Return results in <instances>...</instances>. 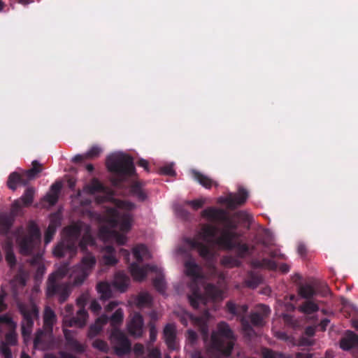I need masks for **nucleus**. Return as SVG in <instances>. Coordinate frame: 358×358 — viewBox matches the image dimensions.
<instances>
[{"label": "nucleus", "instance_id": "1", "mask_svg": "<svg viewBox=\"0 0 358 358\" xmlns=\"http://www.w3.org/2000/svg\"><path fill=\"white\" fill-rule=\"evenodd\" d=\"M95 243L90 227L81 222H74L63 229V238L54 248V255L61 258L68 255L73 257L78 248L86 254L80 262L73 267L71 273L74 285L83 284L94 267L96 258L87 252V246H94Z\"/></svg>", "mask_w": 358, "mask_h": 358}, {"label": "nucleus", "instance_id": "2", "mask_svg": "<svg viewBox=\"0 0 358 358\" xmlns=\"http://www.w3.org/2000/svg\"><path fill=\"white\" fill-rule=\"evenodd\" d=\"M99 219L106 224V226L101 227V232L112 235L120 245L126 243L127 238L124 234L131 229L133 221L131 213L127 212L120 214L116 208H109L103 216L99 215Z\"/></svg>", "mask_w": 358, "mask_h": 358}, {"label": "nucleus", "instance_id": "3", "mask_svg": "<svg viewBox=\"0 0 358 358\" xmlns=\"http://www.w3.org/2000/svg\"><path fill=\"white\" fill-rule=\"evenodd\" d=\"M68 273L69 265L64 264L48 276L45 289V294L48 299L57 296L59 302L61 303L67 300L71 289L69 283L63 282L62 279Z\"/></svg>", "mask_w": 358, "mask_h": 358}, {"label": "nucleus", "instance_id": "4", "mask_svg": "<svg viewBox=\"0 0 358 358\" xmlns=\"http://www.w3.org/2000/svg\"><path fill=\"white\" fill-rule=\"evenodd\" d=\"M235 337L229 324L225 322L217 324V331H213L210 348L225 357H229L234 346Z\"/></svg>", "mask_w": 358, "mask_h": 358}, {"label": "nucleus", "instance_id": "5", "mask_svg": "<svg viewBox=\"0 0 358 358\" xmlns=\"http://www.w3.org/2000/svg\"><path fill=\"white\" fill-rule=\"evenodd\" d=\"M185 268L186 275L192 278L189 285L192 293L188 295L189 302L192 308L196 309L199 304L206 303V297L202 294L198 285L199 282L204 280V277L201 267L194 260L186 261Z\"/></svg>", "mask_w": 358, "mask_h": 358}, {"label": "nucleus", "instance_id": "6", "mask_svg": "<svg viewBox=\"0 0 358 358\" xmlns=\"http://www.w3.org/2000/svg\"><path fill=\"white\" fill-rule=\"evenodd\" d=\"M270 313L271 309L268 306L259 304L255 310L250 313L249 318L241 317V324L245 338L251 340L255 336L256 332L252 325L257 327H263L266 323L265 320Z\"/></svg>", "mask_w": 358, "mask_h": 358}, {"label": "nucleus", "instance_id": "7", "mask_svg": "<svg viewBox=\"0 0 358 358\" xmlns=\"http://www.w3.org/2000/svg\"><path fill=\"white\" fill-rule=\"evenodd\" d=\"M40 245V229L35 223L31 222L28 227V234L19 241L20 252L23 255H35L31 262L35 263L41 257L39 251Z\"/></svg>", "mask_w": 358, "mask_h": 358}, {"label": "nucleus", "instance_id": "8", "mask_svg": "<svg viewBox=\"0 0 358 358\" xmlns=\"http://www.w3.org/2000/svg\"><path fill=\"white\" fill-rule=\"evenodd\" d=\"M106 166L110 172L117 176V183L122 182L127 178L131 177L136 173L134 159L127 155L108 158Z\"/></svg>", "mask_w": 358, "mask_h": 358}, {"label": "nucleus", "instance_id": "9", "mask_svg": "<svg viewBox=\"0 0 358 358\" xmlns=\"http://www.w3.org/2000/svg\"><path fill=\"white\" fill-rule=\"evenodd\" d=\"M17 308L22 316L21 331L23 336H29L31 334L34 320L39 317V310L36 304L18 303Z\"/></svg>", "mask_w": 358, "mask_h": 358}, {"label": "nucleus", "instance_id": "10", "mask_svg": "<svg viewBox=\"0 0 358 358\" xmlns=\"http://www.w3.org/2000/svg\"><path fill=\"white\" fill-rule=\"evenodd\" d=\"M209 316L210 314L207 310L204 312L202 316H194L185 310H181L180 313H178V317L181 324L187 327L189 321H191L199 327L204 341H206L208 338V320Z\"/></svg>", "mask_w": 358, "mask_h": 358}, {"label": "nucleus", "instance_id": "11", "mask_svg": "<svg viewBox=\"0 0 358 358\" xmlns=\"http://www.w3.org/2000/svg\"><path fill=\"white\" fill-rule=\"evenodd\" d=\"M201 216L212 221H219L223 223L224 229L235 231L238 227L237 223L229 217L224 210L209 207L201 212Z\"/></svg>", "mask_w": 358, "mask_h": 358}, {"label": "nucleus", "instance_id": "12", "mask_svg": "<svg viewBox=\"0 0 358 358\" xmlns=\"http://www.w3.org/2000/svg\"><path fill=\"white\" fill-rule=\"evenodd\" d=\"M110 339L117 355L122 356L131 351V343L120 330L113 329Z\"/></svg>", "mask_w": 358, "mask_h": 358}, {"label": "nucleus", "instance_id": "13", "mask_svg": "<svg viewBox=\"0 0 358 358\" xmlns=\"http://www.w3.org/2000/svg\"><path fill=\"white\" fill-rule=\"evenodd\" d=\"M35 189L33 187H27L22 196L14 201L11 206L12 213L18 215L22 207H27L32 204L35 194Z\"/></svg>", "mask_w": 358, "mask_h": 358}, {"label": "nucleus", "instance_id": "14", "mask_svg": "<svg viewBox=\"0 0 358 358\" xmlns=\"http://www.w3.org/2000/svg\"><path fill=\"white\" fill-rule=\"evenodd\" d=\"M185 243L191 249L196 250L199 255L205 260L210 261L213 258V252L206 244L203 243L197 238H187Z\"/></svg>", "mask_w": 358, "mask_h": 358}, {"label": "nucleus", "instance_id": "15", "mask_svg": "<svg viewBox=\"0 0 358 358\" xmlns=\"http://www.w3.org/2000/svg\"><path fill=\"white\" fill-rule=\"evenodd\" d=\"M238 236L236 231L222 229L220 236L214 240V244L227 250H231L235 248L234 240Z\"/></svg>", "mask_w": 358, "mask_h": 358}, {"label": "nucleus", "instance_id": "16", "mask_svg": "<svg viewBox=\"0 0 358 358\" xmlns=\"http://www.w3.org/2000/svg\"><path fill=\"white\" fill-rule=\"evenodd\" d=\"M129 271L135 280L142 281L146 278L148 271L157 272V266L150 264L141 266L138 263L133 262L129 266Z\"/></svg>", "mask_w": 358, "mask_h": 358}, {"label": "nucleus", "instance_id": "17", "mask_svg": "<svg viewBox=\"0 0 358 358\" xmlns=\"http://www.w3.org/2000/svg\"><path fill=\"white\" fill-rule=\"evenodd\" d=\"M248 197V191L240 187L237 194H229L224 199V202L230 209H235L238 206L244 204Z\"/></svg>", "mask_w": 358, "mask_h": 358}, {"label": "nucleus", "instance_id": "18", "mask_svg": "<svg viewBox=\"0 0 358 358\" xmlns=\"http://www.w3.org/2000/svg\"><path fill=\"white\" fill-rule=\"evenodd\" d=\"M64 335L65 338L66 348L77 354H82L85 351V345L78 341L73 336L71 330L64 329Z\"/></svg>", "mask_w": 358, "mask_h": 358}, {"label": "nucleus", "instance_id": "19", "mask_svg": "<svg viewBox=\"0 0 358 358\" xmlns=\"http://www.w3.org/2000/svg\"><path fill=\"white\" fill-rule=\"evenodd\" d=\"M143 319L138 313H134L128 324L129 333L136 337H140L143 334Z\"/></svg>", "mask_w": 358, "mask_h": 358}, {"label": "nucleus", "instance_id": "20", "mask_svg": "<svg viewBox=\"0 0 358 358\" xmlns=\"http://www.w3.org/2000/svg\"><path fill=\"white\" fill-rule=\"evenodd\" d=\"M163 336L169 349L172 350L177 349L176 329L173 324H167L164 327Z\"/></svg>", "mask_w": 358, "mask_h": 358}, {"label": "nucleus", "instance_id": "21", "mask_svg": "<svg viewBox=\"0 0 358 358\" xmlns=\"http://www.w3.org/2000/svg\"><path fill=\"white\" fill-rule=\"evenodd\" d=\"M88 313L84 308H80L76 317H71L69 320H65L64 322L68 327H83L86 324Z\"/></svg>", "mask_w": 358, "mask_h": 358}, {"label": "nucleus", "instance_id": "22", "mask_svg": "<svg viewBox=\"0 0 358 358\" xmlns=\"http://www.w3.org/2000/svg\"><path fill=\"white\" fill-rule=\"evenodd\" d=\"M29 182L24 172L20 174L15 171L9 175L7 180V185L9 189L14 191L17 189V185L26 186Z\"/></svg>", "mask_w": 358, "mask_h": 358}, {"label": "nucleus", "instance_id": "23", "mask_svg": "<svg viewBox=\"0 0 358 358\" xmlns=\"http://www.w3.org/2000/svg\"><path fill=\"white\" fill-rule=\"evenodd\" d=\"M340 346L344 350L358 348V336L352 331H348L345 336L341 340Z\"/></svg>", "mask_w": 358, "mask_h": 358}, {"label": "nucleus", "instance_id": "24", "mask_svg": "<svg viewBox=\"0 0 358 358\" xmlns=\"http://www.w3.org/2000/svg\"><path fill=\"white\" fill-rule=\"evenodd\" d=\"M129 282L130 278L124 272L118 271L115 275L113 285L121 292H124L128 287Z\"/></svg>", "mask_w": 358, "mask_h": 358}, {"label": "nucleus", "instance_id": "25", "mask_svg": "<svg viewBox=\"0 0 358 358\" xmlns=\"http://www.w3.org/2000/svg\"><path fill=\"white\" fill-rule=\"evenodd\" d=\"M191 173L194 180H195L201 185L206 189L211 188L213 185L217 186V184L215 181L199 171L193 169L191 171Z\"/></svg>", "mask_w": 358, "mask_h": 358}, {"label": "nucleus", "instance_id": "26", "mask_svg": "<svg viewBox=\"0 0 358 358\" xmlns=\"http://www.w3.org/2000/svg\"><path fill=\"white\" fill-rule=\"evenodd\" d=\"M217 228L210 224L203 225L201 228L200 235L203 241L208 243L214 244V240L217 238Z\"/></svg>", "mask_w": 358, "mask_h": 358}, {"label": "nucleus", "instance_id": "27", "mask_svg": "<svg viewBox=\"0 0 358 358\" xmlns=\"http://www.w3.org/2000/svg\"><path fill=\"white\" fill-rule=\"evenodd\" d=\"M17 215H14L12 213V210L10 209V214H2L0 215V233L2 234H6L10 231L14 220L15 217Z\"/></svg>", "mask_w": 358, "mask_h": 358}, {"label": "nucleus", "instance_id": "28", "mask_svg": "<svg viewBox=\"0 0 358 358\" xmlns=\"http://www.w3.org/2000/svg\"><path fill=\"white\" fill-rule=\"evenodd\" d=\"M103 255L102 262L107 266H113L117 264V259L115 256V250L112 245H106L103 248Z\"/></svg>", "mask_w": 358, "mask_h": 358}, {"label": "nucleus", "instance_id": "29", "mask_svg": "<svg viewBox=\"0 0 358 358\" xmlns=\"http://www.w3.org/2000/svg\"><path fill=\"white\" fill-rule=\"evenodd\" d=\"M108 322V316L106 315H102L98 317L95 323L91 325L88 330V336L90 338H94L99 334L102 329V327Z\"/></svg>", "mask_w": 358, "mask_h": 358}, {"label": "nucleus", "instance_id": "30", "mask_svg": "<svg viewBox=\"0 0 358 358\" xmlns=\"http://www.w3.org/2000/svg\"><path fill=\"white\" fill-rule=\"evenodd\" d=\"M143 185L139 181L133 182L130 186V193L136 197L139 201H145L148 199V194L143 188Z\"/></svg>", "mask_w": 358, "mask_h": 358}, {"label": "nucleus", "instance_id": "31", "mask_svg": "<svg viewBox=\"0 0 358 358\" xmlns=\"http://www.w3.org/2000/svg\"><path fill=\"white\" fill-rule=\"evenodd\" d=\"M62 189V183L56 182L51 185L50 192L48 193L44 197V200L47 201L50 206H54L57 203L59 199V193Z\"/></svg>", "mask_w": 358, "mask_h": 358}, {"label": "nucleus", "instance_id": "32", "mask_svg": "<svg viewBox=\"0 0 358 358\" xmlns=\"http://www.w3.org/2000/svg\"><path fill=\"white\" fill-rule=\"evenodd\" d=\"M226 307L229 313L234 315L241 316V317H245L244 315L248 310V306L247 305L244 304L241 306H236L232 301H228L226 304Z\"/></svg>", "mask_w": 358, "mask_h": 358}, {"label": "nucleus", "instance_id": "33", "mask_svg": "<svg viewBox=\"0 0 358 358\" xmlns=\"http://www.w3.org/2000/svg\"><path fill=\"white\" fill-rule=\"evenodd\" d=\"M157 275L152 280L154 287L160 293L164 294L166 291V282L160 268L157 267V272H155Z\"/></svg>", "mask_w": 358, "mask_h": 358}, {"label": "nucleus", "instance_id": "34", "mask_svg": "<svg viewBox=\"0 0 358 358\" xmlns=\"http://www.w3.org/2000/svg\"><path fill=\"white\" fill-rule=\"evenodd\" d=\"M85 190L90 194H94L97 192H104L105 187L97 178H93L90 182L85 186Z\"/></svg>", "mask_w": 358, "mask_h": 358}, {"label": "nucleus", "instance_id": "35", "mask_svg": "<svg viewBox=\"0 0 358 358\" xmlns=\"http://www.w3.org/2000/svg\"><path fill=\"white\" fill-rule=\"evenodd\" d=\"M96 289L100 294L101 299L107 300L112 297L113 292L110 285L108 282H100L96 286Z\"/></svg>", "mask_w": 358, "mask_h": 358}, {"label": "nucleus", "instance_id": "36", "mask_svg": "<svg viewBox=\"0 0 358 358\" xmlns=\"http://www.w3.org/2000/svg\"><path fill=\"white\" fill-rule=\"evenodd\" d=\"M31 164L32 168L24 172L29 182L36 178L43 171L42 165L37 160H34Z\"/></svg>", "mask_w": 358, "mask_h": 358}, {"label": "nucleus", "instance_id": "37", "mask_svg": "<svg viewBox=\"0 0 358 358\" xmlns=\"http://www.w3.org/2000/svg\"><path fill=\"white\" fill-rule=\"evenodd\" d=\"M56 321V315L50 308H46L44 312L43 323L45 328L52 331L54 323Z\"/></svg>", "mask_w": 358, "mask_h": 358}, {"label": "nucleus", "instance_id": "38", "mask_svg": "<svg viewBox=\"0 0 358 358\" xmlns=\"http://www.w3.org/2000/svg\"><path fill=\"white\" fill-rule=\"evenodd\" d=\"M59 224V221L51 220L50 222L45 231L44 241L45 244H48L52 239L56 233L57 227Z\"/></svg>", "mask_w": 358, "mask_h": 358}, {"label": "nucleus", "instance_id": "39", "mask_svg": "<svg viewBox=\"0 0 358 358\" xmlns=\"http://www.w3.org/2000/svg\"><path fill=\"white\" fill-rule=\"evenodd\" d=\"M299 294L302 298L310 299L316 294V291L311 285L305 284L299 286Z\"/></svg>", "mask_w": 358, "mask_h": 358}, {"label": "nucleus", "instance_id": "40", "mask_svg": "<svg viewBox=\"0 0 358 358\" xmlns=\"http://www.w3.org/2000/svg\"><path fill=\"white\" fill-rule=\"evenodd\" d=\"M204 292L208 298L215 300L221 296L220 290L213 284L208 283L204 285Z\"/></svg>", "mask_w": 358, "mask_h": 358}, {"label": "nucleus", "instance_id": "41", "mask_svg": "<svg viewBox=\"0 0 358 358\" xmlns=\"http://www.w3.org/2000/svg\"><path fill=\"white\" fill-rule=\"evenodd\" d=\"M262 280V277L259 275L250 272L245 280V285L247 287L255 289L261 283Z\"/></svg>", "mask_w": 358, "mask_h": 358}, {"label": "nucleus", "instance_id": "42", "mask_svg": "<svg viewBox=\"0 0 358 358\" xmlns=\"http://www.w3.org/2000/svg\"><path fill=\"white\" fill-rule=\"evenodd\" d=\"M124 318V313L121 308H119L112 314L110 317H108V322H110V325L113 329H117V327L122 323Z\"/></svg>", "mask_w": 358, "mask_h": 358}, {"label": "nucleus", "instance_id": "43", "mask_svg": "<svg viewBox=\"0 0 358 358\" xmlns=\"http://www.w3.org/2000/svg\"><path fill=\"white\" fill-rule=\"evenodd\" d=\"M148 254V248L143 244L137 245L133 248L134 257L138 263L143 262V257H145Z\"/></svg>", "mask_w": 358, "mask_h": 358}, {"label": "nucleus", "instance_id": "44", "mask_svg": "<svg viewBox=\"0 0 358 358\" xmlns=\"http://www.w3.org/2000/svg\"><path fill=\"white\" fill-rule=\"evenodd\" d=\"M262 358H291L282 352H275L268 348H262L261 350Z\"/></svg>", "mask_w": 358, "mask_h": 358}, {"label": "nucleus", "instance_id": "45", "mask_svg": "<svg viewBox=\"0 0 358 358\" xmlns=\"http://www.w3.org/2000/svg\"><path fill=\"white\" fill-rule=\"evenodd\" d=\"M319 310V306L315 302L308 300L305 301L300 307L299 310L306 314H312Z\"/></svg>", "mask_w": 358, "mask_h": 358}, {"label": "nucleus", "instance_id": "46", "mask_svg": "<svg viewBox=\"0 0 358 358\" xmlns=\"http://www.w3.org/2000/svg\"><path fill=\"white\" fill-rule=\"evenodd\" d=\"M221 262L224 266L229 268L238 267L241 264V262L237 258L231 256L224 257Z\"/></svg>", "mask_w": 358, "mask_h": 358}, {"label": "nucleus", "instance_id": "47", "mask_svg": "<svg viewBox=\"0 0 358 358\" xmlns=\"http://www.w3.org/2000/svg\"><path fill=\"white\" fill-rule=\"evenodd\" d=\"M235 248H237V250L241 257H244L248 254H251L254 250V247L250 248L246 243H238L236 245L235 244Z\"/></svg>", "mask_w": 358, "mask_h": 358}, {"label": "nucleus", "instance_id": "48", "mask_svg": "<svg viewBox=\"0 0 358 358\" xmlns=\"http://www.w3.org/2000/svg\"><path fill=\"white\" fill-rule=\"evenodd\" d=\"M152 298L148 293H141L137 297V305L140 307L145 306L151 303Z\"/></svg>", "mask_w": 358, "mask_h": 358}, {"label": "nucleus", "instance_id": "49", "mask_svg": "<svg viewBox=\"0 0 358 358\" xmlns=\"http://www.w3.org/2000/svg\"><path fill=\"white\" fill-rule=\"evenodd\" d=\"M6 260L11 267L14 266L16 264L15 256L12 250L11 245L8 246L6 249Z\"/></svg>", "mask_w": 358, "mask_h": 358}, {"label": "nucleus", "instance_id": "50", "mask_svg": "<svg viewBox=\"0 0 358 358\" xmlns=\"http://www.w3.org/2000/svg\"><path fill=\"white\" fill-rule=\"evenodd\" d=\"M159 173L162 175L173 176L176 175V171H174L172 164H167L159 169Z\"/></svg>", "mask_w": 358, "mask_h": 358}, {"label": "nucleus", "instance_id": "51", "mask_svg": "<svg viewBox=\"0 0 358 358\" xmlns=\"http://www.w3.org/2000/svg\"><path fill=\"white\" fill-rule=\"evenodd\" d=\"M43 331L41 329H38L36 334V336L34 339V345L36 348H42L43 345Z\"/></svg>", "mask_w": 358, "mask_h": 358}, {"label": "nucleus", "instance_id": "52", "mask_svg": "<svg viewBox=\"0 0 358 358\" xmlns=\"http://www.w3.org/2000/svg\"><path fill=\"white\" fill-rule=\"evenodd\" d=\"M92 345L94 348H96L102 352H107V350H108L107 343L100 339L95 340L93 342Z\"/></svg>", "mask_w": 358, "mask_h": 358}, {"label": "nucleus", "instance_id": "53", "mask_svg": "<svg viewBox=\"0 0 358 358\" xmlns=\"http://www.w3.org/2000/svg\"><path fill=\"white\" fill-rule=\"evenodd\" d=\"M117 206L127 210H131L136 208V204L128 201H118Z\"/></svg>", "mask_w": 358, "mask_h": 358}, {"label": "nucleus", "instance_id": "54", "mask_svg": "<svg viewBox=\"0 0 358 358\" xmlns=\"http://www.w3.org/2000/svg\"><path fill=\"white\" fill-rule=\"evenodd\" d=\"M101 152V149L98 146H93L86 154L87 159H93L97 157Z\"/></svg>", "mask_w": 358, "mask_h": 358}, {"label": "nucleus", "instance_id": "55", "mask_svg": "<svg viewBox=\"0 0 358 358\" xmlns=\"http://www.w3.org/2000/svg\"><path fill=\"white\" fill-rule=\"evenodd\" d=\"M186 204L190 206L194 210L201 208L204 205L205 201L203 199H196L192 201H187Z\"/></svg>", "mask_w": 358, "mask_h": 358}, {"label": "nucleus", "instance_id": "56", "mask_svg": "<svg viewBox=\"0 0 358 358\" xmlns=\"http://www.w3.org/2000/svg\"><path fill=\"white\" fill-rule=\"evenodd\" d=\"M176 211L178 216L185 220L188 219L189 216V213L181 206L176 207Z\"/></svg>", "mask_w": 358, "mask_h": 358}, {"label": "nucleus", "instance_id": "57", "mask_svg": "<svg viewBox=\"0 0 358 358\" xmlns=\"http://www.w3.org/2000/svg\"><path fill=\"white\" fill-rule=\"evenodd\" d=\"M148 358H162L160 350L157 348H148Z\"/></svg>", "mask_w": 358, "mask_h": 358}, {"label": "nucleus", "instance_id": "58", "mask_svg": "<svg viewBox=\"0 0 358 358\" xmlns=\"http://www.w3.org/2000/svg\"><path fill=\"white\" fill-rule=\"evenodd\" d=\"M0 322L6 324L9 326L15 325L13 318L8 314H4L0 316Z\"/></svg>", "mask_w": 358, "mask_h": 358}, {"label": "nucleus", "instance_id": "59", "mask_svg": "<svg viewBox=\"0 0 358 358\" xmlns=\"http://www.w3.org/2000/svg\"><path fill=\"white\" fill-rule=\"evenodd\" d=\"M157 331L154 324H150V341L154 343L157 339Z\"/></svg>", "mask_w": 358, "mask_h": 358}, {"label": "nucleus", "instance_id": "60", "mask_svg": "<svg viewBox=\"0 0 358 358\" xmlns=\"http://www.w3.org/2000/svg\"><path fill=\"white\" fill-rule=\"evenodd\" d=\"M187 339L189 340V341L191 343L194 344L197 340V338H198L197 334L194 330L189 329L187 331Z\"/></svg>", "mask_w": 358, "mask_h": 358}, {"label": "nucleus", "instance_id": "61", "mask_svg": "<svg viewBox=\"0 0 358 358\" xmlns=\"http://www.w3.org/2000/svg\"><path fill=\"white\" fill-rule=\"evenodd\" d=\"M268 255L271 258H278L280 259H285V256L284 254L280 252L278 250H271L268 252Z\"/></svg>", "mask_w": 358, "mask_h": 358}, {"label": "nucleus", "instance_id": "62", "mask_svg": "<svg viewBox=\"0 0 358 358\" xmlns=\"http://www.w3.org/2000/svg\"><path fill=\"white\" fill-rule=\"evenodd\" d=\"M6 294L5 292H2L0 294V313L6 310L7 309V304L5 303V298Z\"/></svg>", "mask_w": 358, "mask_h": 358}, {"label": "nucleus", "instance_id": "63", "mask_svg": "<svg viewBox=\"0 0 358 358\" xmlns=\"http://www.w3.org/2000/svg\"><path fill=\"white\" fill-rule=\"evenodd\" d=\"M313 344V341L305 337L301 338L299 341V346H312Z\"/></svg>", "mask_w": 358, "mask_h": 358}, {"label": "nucleus", "instance_id": "64", "mask_svg": "<svg viewBox=\"0 0 358 358\" xmlns=\"http://www.w3.org/2000/svg\"><path fill=\"white\" fill-rule=\"evenodd\" d=\"M101 307L100 304L96 301H93L90 304V310L94 312V313H99V312L101 310Z\"/></svg>", "mask_w": 358, "mask_h": 358}]
</instances>
